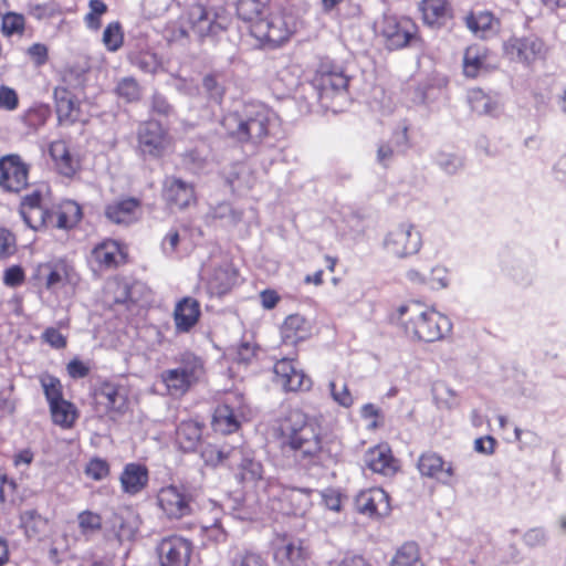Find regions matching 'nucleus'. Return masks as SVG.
<instances>
[{
    "instance_id": "f257e3e1",
    "label": "nucleus",
    "mask_w": 566,
    "mask_h": 566,
    "mask_svg": "<svg viewBox=\"0 0 566 566\" xmlns=\"http://www.w3.org/2000/svg\"><path fill=\"white\" fill-rule=\"evenodd\" d=\"M274 437L282 450H290L305 465H325L333 457L318 421L300 407L290 408L277 419Z\"/></svg>"
},
{
    "instance_id": "f03ea898",
    "label": "nucleus",
    "mask_w": 566,
    "mask_h": 566,
    "mask_svg": "<svg viewBox=\"0 0 566 566\" xmlns=\"http://www.w3.org/2000/svg\"><path fill=\"white\" fill-rule=\"evenodd\" d=\"M397 312L406 337L412 342H439L452 331V323L447 315L418 301L400 305Z\"/></svg>"
},
{
    "instance_id": "7ed1b4c3",
    "label": "nucleus",
    "mask_w": 566,
    "mask_h": 566,
    "mask_svg": "<svg viewBox=\"0 0 566 566\" xmlns=\"http://www.w3.org/2000/svg\"><path fill=\"white\" fill-rule=\"evenodd\" d=\"M262 12L255 19L250 18V35L254 39L251 44L256 49H275L285 43L294 33V25L291 23V17L283 13L261 17Z\"/></svg>"
},
{
    "instance_id": "20e7f679",
    "label": "nucleus",
    "mask_w": 566,
    "mask_h": 566,
    "mask_svg": "<svg viewBox=\"0 0 566 566\" xmlns=\"http://www.w3.org/2000/svg\"><path fill=\"white\" fill-rule=\"evenodd\" d=\"M205 374L203 361L192 353H184L179 365L161 373V380L171 396H184Z\"/></svg>"
},
{
    "instance_id": "39448f33",
    "label": "nucleus",
    "mask_w": 566,
    "mask_h": 566,
    "mask_svg": "<svg viewBox=\"0 0 566 566\" xmlns=\"http://www.w3.org/2000/svg\"><path fill=\"white\" fill-rule=\"evenodd\" d=\"M379 35L390 51L422 42L418 24L407 15L385 14L379 23Z\"/></svg>"
},
{
    "instance_id": "423d86ee",
    "label": "nucleus",
    "mask_w": 566,
    "mask_h": 566,
    "mask_svg": "<svg viewBox=\"0 0 566 566\" xmlns=\"http://www.w3.org/2000/svg\"><path fill=\"white\" fill-rule=\"evenodd\" d=\"M273 382L284 394H305L312 390L313 379L296 357H283L273 364Z\"/></svg>"
},
{
    "instance_id": "0eeeda50",
    "label": "nucleus",
    "mask_w": 566,
    "mask_h": 566,
    "mask_svg": "<svg viewBox=\"0 0 566 566\" xmlns=\"http://www.w3.org/2000/svg\"><path fill=\"white\" fill-rule=\"evenodd\" d=\"M193 497L185 485L163 486L157 493V503L168 518H182L192 513Z\"/></svg>"
},
{
    "instance_id": "6e6552de",
    "label": "nucleus",
    "mask_w": 566,
    "mask_h": 566,
    "mask_svg": "<svg viewBox=\"0 0 566 566\" xmlns=\"http://www.w3.org/2000/svg\"><path fill=\"white\" fill-rule=\"evenodd\" d=\"M202 281L206 284L207 293L211 296L227 294L238 281L235 266L227 259L220 262L212 261L202 271Z\"/></svg>"
},
{
    "instance_id": "1a4fd4ad",
    "label": "nucleus",
    "mask_w": 566,
    "mask_h": 566,
    "mask_svg": "<svg viewBox=\"0 0 566 566\" xmlns=\"http://www.w3.org/2000/svg\"><path fill=\"white\" fill-rule=\"evenodd\" d=\"M93 400L98 416L122 415L127 409V390L123 385L105 381L94 391Z\"/></svg>"
},
{
    "instance_id": "9d476101",
    "label": "nucleus",
    "mask_w": 566,
    "mask_h": 566,
    "mask_svg": "<svg viewBox=\"0 0 566 566\" xmlns=\"http://www.w3.org/2000/svg\"><path fill=\"white\" fill-rule=\"evenodd\" d=\"M349 78L344 69L331 59H322L313 77V85L319 91L321 97L346 91Z\"/></svg>"
},
{
    "instance_id": "9b49d317",
    "label": "nucleus",
    "mask_w": 566,
    "mask_h": 566,
    "mask_svg": "<svg viewBox=\"0 0 566 566\" xmlns=\"http://www.w3.org/2000/svg\"><path fill=\"white\" fill-rule=\"evenodd\" d=\"M422 244L421 234L413 224L403 223L388 232L385 248L388 253L397 258H407L416 254Z\"/></svg>"
},
{
    "instance_id": "f8f14e48",
    "label": "nucleus",
    "mask_w": 566,
    "mask_h": 566,
    "mask_svg": "<svg viewBox=\"0 0 566 566\" xmlns=\"http://www.w3.org/2000/svg\"><path fill=\"white\" fill-rule=\"evenodd\" d=\"M137 137L140 151L154 158L161 157L171 145L167 130L155 120L142 124Z\"/></svg>"
},
{
    "instance_id": "ddd939ff",
    "label": "nucleus",
    "mask_w": 566,
    "mask_h": 566,
    "mask_svg": "<svg viewBox=\"0 0 566 566\" xmlns=\"http://www.w3.org/2000/svg\"><path fill=\"white\" fill-rule=\"evenodd\" d=\"M504 52L512 59L531 65L546 57L547 46L536 36L511 38L504 43Z\"/></svg>"
},
{
    "instance_id": "4468645a",
    "label": "nucleus",
    "mask_w": 566,
    "mask_h": 566,
    "mask_svg": "<svg viewBox=\"0 0 566 566\" xmlns=\"http://www.w3.org/2000/svg\"><path fill=\"white\" fill-rule=\"evenodd\" d=\"M19 212L24 223L34 231L53 223L54 214L43 206L42 195L39 190L23 197Z\"/></svg>"
},
{
    "instance_id": "2eb2a0df",
    "label": "nucleus",
    "mask_w": 566,
    "mask_h": 566,
    "mask_svg": "<svg viewBox=\"0 0 566 566\" xmlns=\"http://www.w3.org/2000/svg\"><path fill=\"white\" fill-rule=\"evenodd\" d=\"M55 111L61 125L86 122V115L81 107L80 98L65 86L54 90Z\"/></svg>"
},
{
    "instance_id": "dca6fc26",
    "label": "nucleus",
    "mask_w": 566,
    "mask_h": 566,
    "mask_svg": "<svg viewBox=\"0 0 566 566\" xmlns=\"http://www.w3.org/2000/svg\"><path fill=\"white\" fill-rule=\"evenodd\" d=\"M365 464L371 472L385 478L395 476L401 469L400 461L387 443L369 448L365 453Z\"/></svg>"
},
{
    "instance_id": "f3484780",
    "label": "nucleus",
    "mask_w": 566,
    "mask_h": 566,
    "mask_svg": "<svg viewBox=\"0 0 566 566\" xmlns=\"http://www.w3.org/2000/svg\"><path fill=\"white\" fill-rule=\"evenodd\" d=\"M28 185V168L19 156L10 155L0 159V187L6 191L19 192Z\"/></svg>"
},
{
    "instance_id": "a211bd4d",
    "label": "nucleus",
    "mask_w": 566,
    "mask_h": 566,
    "mask_svg": "<svg viewBox=\"0 0 566 566\" xmlns=\"http://www.w3.org/2000/svg\"><path fill=\"white\" fill-rule=\"evenodd\" d=\"M160 566H187L191 554V544L184 537L164 538L158 547Z\"/></svg>"
},
{
    "instance_id": "6ab92c4d",
    "label": "nucleus",
    "mask_w": 566,
    "mask_h": 566,
    "mask_svg": "<svg viewBox=\"0 0 566 566\" xmlns=\"http://www.w3.org/2000/svg\"><path fill=\"white\" fill-rule=\"evenodd\" d=\"M421 476L448 483L454 475L453 465L434 451L422 452L417 461Z\"/></svg>"
},
{
    "instance_id": "aec40b11",
    "label": "nucleus",
    "mask_w": 566,
    "mask_h": 566,
    "mask_svg": "<svg viewBox=\"0 0 566 566\" xmlns=\"http://www.w3.org/2000/svg\"><path fill=\"white\" fill-rule=\"evenodd\" d=\"M356 505L360 513L369 517H381L389 514L390 497L381 488H370L361 491L356 497Z\"/></svg>"
},
{
    "instance_id": "412c9836",
    "label": "nucleus",
    "mask_w": 566,
    "mask_h": 566,
    "mask_svg": "<svg viewBox=\"0 0 566 566\" xmlns=\"http://www.w3.org/2000/svg\"><path fill=\"white\" fill-rule=\"evenodd\" d=\"M142 214V203L133 197L114 200L105 207L106 218L116 224L129 226L137 222Z\"/></svg>"
},
{
    "instance_id": "4be33fe9",
    "label": "nucleus",
    "mask_w": 566,
    "mask_h": 566,
    "mask_svg": "<svg viewBox=\"0 0 566 566\" xmlns=\"http://www.w3.org/2000/svg\"><path fill=\"white\" fill-rule=\"evenodd\" d=\"M163 198L170 208L184 209L195 200V190L191 184L167 176L163 184Z\"/></svg>"
},
{
    "instance_id": "5701e85b",
    "label": "nucleus",
    "mask_w": 566,
    "mask_h": 566,
    "mask_svg": "<svg viewBox=\"0 0 566 566\" xmlns=\"http://www.w3.org/2000/svg\"><path fill=\"white\" fill-rule=\"evenodd\" d=\"M313 325L301 314H291L281 325V338L286 345H297L312 336Z\"/></svg>"
},
{
    "instance_id": "b1692460",
    "label": "nucleus",
    "mask_w": 566,
    "mask_h": 566,
    "mask_svg": "<svg viewBox=\"0 0 566 566\" xmlns=\"http://www.w3.org/2000/svg\"><path fill=\"white\" fill-rule=\"evenodd\" d=\"M419 11L424 24L441 28L453 18V10L448 0H421Z\"/></svg>"
},
{
    "instance_id": "393cba45",
    "label": "nucleus",
    "mask_w": 566,
    "mask_h": 566,
    "mask_svg": "<svg viewBox=\"0 0 566 566\" xmlns=\"http://www.w3.org/2000/svg\"><path fill=\"white\" fill-rule=\"evenodd\" d=\"M149 473L140 463H127L119 476L122 491L128 495L140 493L148 484Z\"/></svg>"
},
{
    "instance_id": "a878e982",
    "label": "nucleus",
    "mask_w": 566,
    "mask_h": 566,
    "mask_svg": "<svg viewBox=\"0 0 566 566\" xmlns=\"http://www.w3.org/2000/svg\"><path fill=\"white\" fill-rule=\"evenodd\" d=\"M200 304L192 297H184L174 310V321L178 333H188L199 321Z\"/></svg>"
},
{
    "instance_id": "bb28decb",
    "label": "nucleus",
    "mask_w": 566,
    "mask_h": 566,
    "mask_svg": "<svg viewBox=\"0 0 566 566\" xmlns=\"http://www.w3.org/2000/svg\"><path fill=\"white\" fill-rule=\"evenodd\" d=\"M464 21L467 28L482 39L497 33L501 27L500 19L489 10L471 11L467 14Z\"/></svg>"
},
{
    "instance_id": "cd10ccee",
    "label": "nucleus",
    "mask_w": 566,
    "mask_h": 566,
    "mask_svg": "<svg viewBox=\"0 0 566 566\" xmlns=\"http://www.w3.org/2000/svg\"><path fill=\"white\" fill-rule=\"evenodd\" d=\"M92 258L99 268L112 269L125 262L126 252L117 241L105 240L93 249Z\"/></svg>"
},
{
    "instance_id": "c85d7f7f",
    "label": "nucleus",
    "mask_w": 566,
    "mask_h": 566,
    "mask_svg": "<svg viewBox=\"0 0 566 566\" xmlns=\"http://www.w3.org/2000/svg\"><path fill=\"white\" fill-rule=\"evenodd\" d=\"M274 556L282 565L304 566L310 558V549L302 539L290 541L279 546Z\"/></svg>"
},
{
    "instance_id": "c756f323",
    "label": "nucleus",
    "mask_w": 566,
    "mask_h": 566,
    "mask_svg": "<svg viewBox=\"0 0 566 566\" xmlns=\"http://www.w3.org/2000/svg\"><path fill=\"white\" fill-rule=\"evenodd\" d=\"M202 438V423L197 420H184L176 429V442L185 452L195 451Z\"/></svg>"
},
{
    "instance_id": "7c9ffc66",
    "label": "nucleus",
    "mask_w": 566,
    "mask_h": 566,
    "mask_svg": "<svg viewBox=\"0 0 566 566\" xmlns=\"http://www.w3.org/2000/svg\"><path fill=\"white\" fill-rule=\"evenodd\" d=\"M281 509L287 515H303L311 504V492L301 489H289L280 497Z\"/></svg>"
},
{
    "instance_id": "2f4dec72",
    "label": "nucleus",
    "mask_w": 566,
    "mask_h": 566,
    "mask_svg": "<svg viewBox=\"0 0 566 566\" xmlns=\"http://www.w3.org/2000/svg\"><path fill=\"white\" fill-rule=\"evenodd\" d=\"M54 214L53 223L50 227L57 229H70L81 220L82 212L80 206L71 200L64 201L59 208L52 211Z\"/></svg>"
},
{
    "instance_id": "473e14b6",
    "label": "nucleus",
    "mask_w": 566,
    "mask_h": 566,
    "mask_svg": "<svg viewBox=\"0 0 566 566\" xmlns=\"http://www.w3.org/2000/svg\"><path fill=\"white\" fill-rule=\"evenodd\" d=\"M36 277L43 280L46 289L53 290L67 279V266L64 263H44L36 269Z\"/></svg>"
},
{
    "instance_id": "72a5a7b5",
    "label": "nucleus",
    "mask_w": 566,
    "mask_h": 566,
    "mask_svg": "<svg viewBox=\"0 0 566 566\" xmlns=\"http://www.w3.org/2000/svg\"><path fill=\"white\" fill-rule=\"evenodd\" d=\"M211 426L216 432L229 434L237 431L240 423L233 409L227 405H222L216 408Z\"/></svg>"
},
{
    "instance_id": "f704fd0d",
    "label": "nucleus",
    "mask_w": 566,
    "mask_h": 566,
    "mask_svg": "<svg viewBox=\"0 0 566 566\" xmlns=\"http://www.w3.org/2000/svg\"><path fill=\"white\" fill-rule=\"evenodd\" d=\"M50 155L60 174L70 177L76 170V163L72 158L64 142L57 140L51 144Z\"/></svg>"
},
{
    "instance_id": "c9c22d12",
    "label": "nucleus",
    "mask_w": 566,
    "mask_h": 566,
    "mask_svg": "<svg viewBox=\"0 0 566 566\" xmlns=\"http://www.w3.org/2000/svg\"><path fill=\"white\" fill-rule=\"evenodd\" d=\"M389 566H424L416 542L403 543L395 553Z\"/></svg>"
},
{
    "instance_id": "e433bc0d",
    "label": "nucleus",
    "mask_w": 566,
    "mask_h": 566,
    "mask_svg": "<svg viewBox=\"0 0 566 566\" xmlns=\"http://www.w3.org/2000/svg\"><path fill=\"white\" fill-rule=\"evenodd\" d=\"M486 60V50L479 45L467 48L463 56V73L467 77H476Z\"/></svg>"
},
{
    "instance_id": "4c0bfd02",
    "label": "nucleus",
    "mask_w": 566,
    "mask_h": 566,
    "mask_svg": "<svg viewBox=\"0 0 566 566\" xmlns=\"http://www.w3.org/2000/svg\"><path fill=\"white\" fill-rule=\"evenodd\" d=\"M50 411L53 422L62 428H71L77 417L74 405L64 399L50 405Z\"/></svg>"
},
{
    "instance_id": "58836bf2",
    "label": "nucleus",
    "mask_w": 566,
    "mask_h": 566,
    "mask_svg": "<svg viewBox=\"0 0 566 566\" xmlns=\"http://www.w3.org/2000/svg\"><path fill=\"white\" fill-rule=\"evenodd\" d=\"M271 118L266 109L250 112V139L261 142L271 132Z\"/></svg>"
},
{
    "instance_id": "ea45409f",
    "label": "nucleus",
    "mask_w": 566,
    "mask_h": 566,
    "mask_svg": "<svg viewBox=\"0 0 566 566\" xmlns=\"http://www.w3.org/2000/svg\"><path fill=\"white\" fill-rule=\"evenodd\" d=\"M105 302L122 304L130 298L129 286L127 282L113 279L107 281L104 289Z\"/></svg>"
},
{
    "instance_id": "a19ab883",
    "label": "nucleus",
    "mask_w": 566,
    "mask_h": 566,
    "mask_svg": "<svg viewBox=\"0 0 566 566\" xmlns=\"http://www.w3.org/2000/svg\"><path fill=\"white\" fill-rule=\"evenodd\" d=\"M191 18L193 19V28L200 35L216 33L221 25L211 20L210 13L201 6H197L191 10Z\"/></svg>"
},
{
    "instance_id": "79ce46f5",
    "label": "nucleus",
    "mask_w": 566,
    "mask_h": 566,
    "mask_svg": "<svg viewBox=\"0 0 566 566\" xmlns=\"http://www.w3.org/2000/svg\"><path fill=\"white\" fill-rule=\"evenodd\" d=\"M115 92L118 97L127 103L138 101L142 95V88L138 82L132 76L120 78L116 85Z\"/></svg>"
},
{
    "instance_id": "37998d69",
    "label": "nucleus",
    "mask_w": 566,
    "mask_h": 566,
    "mask_svg": "<svg viewBox=\"0 0 566 566\" xmlns=\"http://www.w3.org/2000/svg\"><path fill=\"white\" fill-rule=\"evenodd\" d=\"M421 280H424V285L432 290L447 287L449 284L448 272L442 266L426 268L421 274Z\"/></svg>"
},
{
    "instance_id": "c03bdc74",
    "label": "nucleus",
    "mask_w": 566,
    "mask_h": 566,
    "mask_svg": "<svg viewBox=\"0 0 566 566\" xmlns=\"http://www.w3.org/2000/svg\"><path fill=\"white\" fill-rule=\"evenodd\" d=\"M20 522L28 536L38 535L46 524V521L34 510L21 513Z\"/></svg>"
},
{
    "instance_id": "a18cd8bd",
    "label": "nucleus",
    "mask_w": 566,
    "mask_h": 566,
    "mask_svg": "<svg viewBox=\"0 0 566 566\" xmlns=\"http://www.w3.org/2000/svg\"><path fill=\"white\" fill-rule=\"evenodd\" d=\"M78 527L84 536H90L102 528V517L92 511H83L77 515Z\"/></svg>"
},
{
    "instance_id": "49530a36",
    "label": "nucleus",
    "mask_w": 566,
    "mask_h": 566,
    "mask_svg": "<svg viewBox=\"0 0 566 566\" xmlns=\"http://www.w3.org/2000/svg\"><path fill=\"white\" fill-rule=\"evenodd\" d=\"M467 97L471 108L478 113H489L492 109L491 97L480 87L469 90Z\"/></svg>"
},
{
    "instance_id": "de8ad7c7",
    "label": "nucleus",
    "mask_w": 566,
    "mask_h": 566,
    "mask_svg": "<svg viewBox=\"0 0 566 566\" xmlns=\"http://www.w3.org/2000/svg\"><path fill=\"white\" fill-rule=\"evenodd\" d=\"M41 385L45 398L50 405L63 400L61 381L53 376L46 375L41 378Z\"/></svg>"
},
{
    "instance_id": "09e8293b",
    "label": "nucleus",
    "mask_w": 566,
    "mask_h": 566,
    "mask_svg": "<svg viewBox=\"0 0 566 566\" xmlns=\"http://www.w3.org/2000/svg\"><path fill=\"white\" fill-rule=\"evenodd\" d=\"M84 473L94 481H102L109 474V464L105 459L93 458L87 462Z\"/></svg>"
},
{
    "instance_id": "8fccbe9b",
    "label": "nucleus",
    "mask_w": 566,
    "mask_h": 566,
    "mask_svg": "<svg viewBox=\"0 0 566 566\" xmlns=\"http://www.w3.org/2000/svg\"><path fill=\"white\" fill-rule=\"evenodd\" d=\"M24 17L19 13L8 12L2 17V32L10 36L13 34H21L24 30Z\"/></svg>"
},
{
    "instance_id": "3c124183",
    "label": "nucleus",
    "mask_w": 566,
    "mask_h": 566,
    "mask_svg": "<svg viewBox=\"0 0 566 566\" xmlns=\"http://www.w3.org/2000/svg\"><path fill=\"white\" fill-rule=\"evenodd\" d=\"M103 43L107 50L115 52L123 44V33L119 23H109L103 32Z\"/></svg>"
},
{
    "instance_id": "603ef678",
    "label": "nucleus",
    "mask_w": 566,
    "mask_h": 566,
    "mask_svg": "<svg viewBox=\"0 0 566 566\" xmlns=\"http://www.w3.org/2000/svg\"><path fill=\"white\" fill-rule=\"evenodd\" d=\"M88 8L90 11L84 21L87 28L97 30L101 27V17L107 11V6L102 0H90Z\"/></svg>"
},
{
    "instance_id": "864d4df0",
    "label": "nucleus",
    "mask_w": 566,
    "mask_h": 566,
    "mask_svg": "<svg viewBox=\"0 0 566 566\" xmlns=\"http://www.w3.org/2000/svg\"><path fill=\"white\" fill-rule=\"evenodd\" d=\"M135 65L146 73H155L159 66V60L155 53L143 52L135 57Z\"/></svg>"
},
{
    "instance_id": "5fc2aeb1",
    "label": "nucleus",
    "mask_w": 566,
    "mask_h": 566,
    "mask_svg": "<svg viewBox=\"0 0 566 566\" xmlns=\"http://www.w3.org/2000/svg\"><path fill=\"white\" fill-rule=\"evenodd\" d=\"M329 390L333 399L342 407L350 408L354 405V398L347 386L344 384L338 390L335 381L329 382Z\"/></svg>"
},
{
    "instance_id": "6e6d98bb",
    "label": "nucleus",
    "mask_w": 566,
    "mask_h": 566,
    "mask_svg": "<svg viewBox=\"0 0 566 566\" xmlns=\"http://www.w3.org/2000/svg\"><path fill=\"white\" fill-rule=\"evenodd\" d=\"M18 106L19 96L17 92L7 85H0V108L12 112L15 111Z\"/></svg>"
},
{
    "instance_id": "4d7b16f0",
    "label": "nucleus",
    "mask_w": 566,
    "mask_h": 566,
    "mask_svg": "<svg viewBox=\"0 0 566 566\" xmlns=\"http://www.w3.org/2000/svg\"><path fill=\"white\" fill-rule=\"evenodd\" d=\"M15 249L17 242L14 234L8 229L0 228V259L12 255Z\"/></svg>"
},
{
    "instance_id": "13d9d810",
    "label": "nucleus",
    "mask_w": 566,
    "mask_h": 566,
    "mask_svg": "<svg viewBox=\"0 0 566 566\" xmlns=\"http://www.w3.org/2000/svg\"><path fill=\"white\" fill-rule=\"evenodd\" d=\"M181 243V237L175 229H170L161 241V250L168 255L172 256L178 252V248Z\"/></svg>"
},
{
    "instance_id": "bf43d9fd",
    "label": "nucleus",
    "mask_w": 566,
    "mask_h": 566,
    "mask_svg": "<svg viewBox=\"0 0 566 566\" xmlns=\"http://www.w3.org/2000/svg\"><path fill=\"white\" fill-rule=\"evenodd\" d=\"M214 217L226 219L229 224H235L242 220L243 212L234 210L229 203H221L216 208Z\"/></svg>"
},
{
    "instance_id": "052dcab7",
    "label": "nucleus",
    "mask_w": 566,
    "mask_h": 566,
    "mask_svg": "<svg viewBox=\"0 0 566 566\" xmlns=\"http://www.w3.org/2000/svg\"><path fill=\"white\" fill-rule=\"evenodd\" d=\"M280 82L284 83V90L281 92L282 94L291 92L297 84V77L293 74L290 67L282 69L276 78L273 81L274 90H279L277 84Z\"/></svg>"
},
{
    "instance_id": "680f3d73",
    "label": "nucleus",
    "mask_w": 566,
    "mask_h": 566,
    "mask_svg": "<svg viewBox=\"0 0 566 566\" xmlns=\"http://www.w3.org/2000/svg\"><path fill=\"white\" fill-rule=\"evenodd\" d=\"M14 385L10 384L7 388L0 389V411L12 415L17 408V401L12 394Z\"/></svg>"
},
{
    "instance_id": "e2e57ef3",
    "label": "nucleus",
    "mask_w": 566,
    "mask_h": 566,
    "mask_svg": "<svg viewBox=\"0 0 566 566\" xmlns=\"http://www.w3.org/2000/svg\"><path fill=\"white\" fill-rule=\"evenodd\" d=\"M24 271L19 265H12L4 271L3 283L9 287L20 286L24 282Z\"/></svg>"
},
{
    "instance_id": "0e129e2a",
    "label": "nucleus",
    "mask_w": 566,
    "mask_h": 566,
    "mask_svg": "<svg viewBox=\"0 0 566 566\" xmlns=\"http://www.w3.org/2000/svg\"><path fill=\"white\" fill-rule=\"evenodd\" d=\"M67 374L73 379L84 378L90 374L88 364L80 360L72 359L66 366Z\"/></svg>"
},
{
    "instance_id": "69168bd1",
    "label": "nucleus",
    "mask_w": 566,
    "mask_h": 566,
    "mask_svg": "<svg viewBox=\"0 0 566 566\" xmlns=\"http://www.w3.org/2000/svg\"><path fill=\"white\" fill-rule=\"evenodd\" d=\"M360 415L365 420H368V427L376 429L379 427L380 411L374 403H366L361 407Z\"/></svg>"
},
{
    "instance_id": "338daca9",
    "label": "nucleus",
    "mask_w": 566,
    "mask_h": 566,
    "mask_svg": "<svg viewBox=\"0 0 566 566\" xmlns=\"http://www.w3.org/2000/svg\"><path fill=\"white\" fill-rule=\"evenodd\" d=\"M495 447L496 440L492 436L480 437L474 441V450L486 455L493 454Z\"/></svg>"
},
{
    "instance_id": "774afa93",
    "label": "nucleus",
    "mask_w": 566,
    "mask_h": 566,
    "mask_svg": "<svg viewBox=\"0 0 566 566\" xmlns=\"http://www.w3.org/2000/svg\"><path fill=\"white\" fill-rule=\"evenodd\" d=\"M43 339L54 348H64L66 345L65 337L53 327L45 329L43 333Z\"/></svg>"
}]
</instances>
